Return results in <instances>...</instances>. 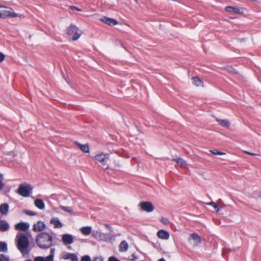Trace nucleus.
Wrapping results in <instances>:
<instances>
[{"mask_svg": "<svg viewBox=\"0 0 261 261\" xmlns=\"http://www.w3.org/2000/svg\"><path fill=\"white\" fill-rule=\"evenodd\" d=\"M30 224L27 222H20L15 225V229L16 230L25 231L29 229Z\"/></svg>", "mask_w": 261, "mask_h": 261, "instance_id": "nucleus-10", "label": "nucleus"}, {"mask_svg": "<svg viewBox=\"0 0 261 261\" xmlns=\"http://www.w3.org/2000/svg\"><path fill=\"white\" fill-rule=\"evenodd\" d=\"M71 9L72 10H76L77 11H81L80 9H79V8H77V7H75V6H71Z\"/></svg>", "mask_w": 261, "mask_h": 261, "instance_id": "nucleus-44", "label": "nucleus"}, {"mask_svg": "<svg viewBox=\"0 0 261 261\" xmlns=\"http://www.w3.org/2000/svg\"><path fill=\"white\" fill-rule=\"evenodd\" d=\"M35 205L40 210H43L45 208V204L43 201L40 199H37L34 201Z\"/></svg>", "mask_w": 261, "mask_h": 261, "instance_id": "nucleus-19", "label": "nucleus"}, {"mask_svg": "<svg viewBox=\"0 0 261 261\" xmlns=\"http://www.w3.org/2000/svg\"><path fill=\"white\" fill-rule=\"evenodd\" d=\"M50 223V224L54 225V227L55 228H60L63 226L62 223L60 222L59 219L57 217L53 218L51 219Z\"/></svg>", "mask_w": 261, "mask_h": 261, "instance_id": "nucleus-14", "label": "nucleus"}, {"mask_svg": "<svg viewBox=\"0 0 261 261\" xmlns=\"http://www.w3.org/2000/svg\"><path fill=\"white\" fill-rule=\"evenodd\" d=\"M62 241L65 245H69L74 241V237L72 234L65 233L62 236Z\"/></svg>", "mask_w": 261, "mask_h": 261, "instance_id": "nucleus-8", "label": "nucleus"}, {"mask_svg": "<svg viewBox=\"0 0 261 261\" xmlns=\"http://www.w3.org/2000/svg\"><path fill=\"white\" fill-rule=\"evenodd\" d=\"M75 143L82 151L86 153L89 152V147L87 144H82L78 142H75Z\"/></svg>", "mask_w": 261, "mask_h": 261, "instance_id": "nucleus-20", "label": "nucleus"}, {"mask_svg": "<svg viewBox=\"0 0 261 261\" xmlns=\"http://www.w3.org/2000/svg\"><path fill=\"white\" fill-rule=\"evenodd\" d=\"M244 152L246 153V154H249V155H257V154L251 153V152H250L249 151H246V150H244Z\"/></svg>", "mask_w": 261, "mask_h": 261, "instance_id": "nucleus-43", "label": "nucleus"}, {"mask_svg": "<svg viewBox=\"0 0 261 261\" xmlns=\"http://www.w3.org/2000/svg\"><path fill=\"white\" fill-rule=\"evenodd\" d=\"M157 236L160 239L168 240L169 238L170 234L168 231L161 229L158 231Z\"/></svg>", "mask_w": 261, "mask_h": 261, "instance_id": "nucleus-13", "label": "nucleus"}, {"mask_svg": "<svg viewBox=\"0 0 261 261\" xmlns=\"http://www.w3.org/2000/svg\"><path fill=\"white\" fill-rule=\"evenodd\" d=\"M114 240V236L110 233H105L102 241L105 242H110Z\"/></svg>", "mask_w": 261, "mask_h": 261, "instance_id": "nucleus-25", "label": "nucleus"}, {"mask_svg": "<svg viewBox=\"0 0 261 261\" xmlns=\"http://www.w3.org/2000/svg\"><path fill=\"white\" fill-rule=\"evenodd\" d=\"M93 261H103V259L101 257H96Z\"/></svg>", "mask_w": 261, "mask_h": 261, "instance_id": "nucleus-42", "label": "nucleus"}, {"mask_svg": "<svg viewBox=\"0 0 261 261\" xmlns=\"http://www.w3.org/2000/svg\"><path fill=\"white\" fill-rule=\"evenodd\" d=\"M10 228L9 224L5 220H0V231L5 232Z\"/></svg>", "mask_w": 261, "mask_h": 261, "instance_id": "nucleus-15", "label": "nucleus"}, {"mask_svg": "<svg viewBox=\"0 0 261 261\" xmlns=\"http://www.w3.org/2000/svg\"><path fill=\"white\" fill-rule=\"evenodd\" d=\"M81 261H91V259L89 255H84L82 257Z\"/></svg>", "mask_w": 261, "mask_h": 261, "instance_id": "nucleus-35", "label": "nucleus"}, {"mask_svg": "<svg viewBox=\"0 0 261 261\" xmlns=\"http://www.w3.org/2000/svg\"><path fill=\"white\" fill-rule=\"evenodd\" d=\"M24 213L29 216H35L36 215V213L35 212L29 211V210H25L24 211Z\"/></svg>", "mask_w": 261, "mask_h": 261, "instance_id": "nucleus-36", "label": "nucleus"}, {"mask_svg": "<svg viewBox=\"0 0 261 261\" xmlns=\"http://www.w3.org/2000/svg\"><path fill=\"white\" fill-rule=\"evenodd\" d=\"M100 21L110 25H115L118 23V21L113 18L103 16L100 19Z\"/></svg>", "mask_w": 261, "mask_h": 261, "instance_id": "nucleus-12", "label": "nucleus"}, {"mask_svg": "<svg viewBox=\"0 0 261 261\" xmlns=\"http://www.w3.org/2000/svg\"><path fill=\"white\" fill-rule=\"evenodd\" d=\"M60 207L62 210H63L65 212H66L68 213H72L73 212V209L71 207L61 205Z\"/></svg>", "mask_w": 261, "mask_h": 261, "instance_id": "nucleus-29", "label": "nucleus"}, {"mask_svg": "<svg viewBox=\"0 0 261 261\" xmlns=\"http://www.w3.org/2000/svg\"><path fill=\"white\" fill-rule=\"evenodd\" d=\"M225 10L227 12H232L236 14H240L241 13V11L239 9L230 6H227L225 8Z\"/></svg>", "mask_w": 261, "mask_h": 261, "instance_id": "nucleus-24", "label": "nucleus"}, {"mask_svg": "<svg viewBox=\"0 0 261 261\" xmlns=\"http://www.w3.org/2000/svg\"><path fill=\"white\" fill-rule=\"evenodd\" d=\"M5 58V55L2 53V52H0V62H2Z\"/></svg>", "mask_w": 261, "mask_h": 261, "instance_id": "nucleus-40", "label": "nucleus"}, {"mask_svg": "<svg viewBox=\"0 0 261 261\" xmlns=\"http://www.w3.org/2000/svg\"><path fill=\"white\" fill-rule=\"evenodd\" d=\"M72 253L69 252H64L63 254L62 257L64 259H70V258L72 256Z\"/></svg>", "mask_w": 261, "mask_h": 261, "instance_id": "nucleus-31", "label": "nucleus"}, {"mask_svg": "<svg viewBox=\"0 0 261 261\" xmlns=\"http://www.w3.org/2000/svg\"><path fill=\"white\" fill-rule=\"evenodd\" d=\"M138 256L137 255H136L135 254H133L131 255L130 260L131 261H135V260H136L138 259Z\"/></svg>", "mask_w": 261, "mask_h": 261, "instance_id": "nucleus-39", "label": "nucleus"}, {"mask_svg": "<svg viewBox=\"0 0 261 261\" xmlns=\"http://www.w3.org/2000/svg\"><path fill=\"white\" fill-rule=\"evenodd\" d=\"M81 233L85 236L89 235L92 232V227L91 226H85L82 227L80 229Z\"/></svg>", "mask_w": 261, "mask_h": 261, "instance_id": "nucleus-18", "label": "nucleus"}, {"mask_svg": "<svg viewBox=\"0 0 261 261\" xmlns=\"http://www.w3.org/2000/svg\"><path fill=\"white\" fill-rule=\"evenodd\" d=\"M67 34L72 40H77L82 35V31L74 25H70L67 29Z\"/></svg>", "mask_w": 261, "mask_h": 261, "instance_id": "nucleus-3", "label": "nucleus"}, {"mask_svg": "<svg viewBox=\"0 0 261 261\" xmlns=\"http://www.w3.org/2000/svg\"><path fill=\"white\" fill-rule=\"evenodd\" d=\"M190 238H189L188 240H193V246L197 247L201 243V238L197 234L193 233L190 234Z\"/></svg>", "mask_w": 261, "mask_h": 261, "instance_id": "nucleus-9", "label": "nucleus"}, {"mask_svg": "<svg viewBox=\"0 0 261 261\" xmlns=\"http://www.w3.org/2000/svg\"><path fill=\"white\" fill-rule=\"evenodd\" d=\"M9 210V205L7 203H3L0 206V212L1 214L6 215Z\"/></svg>", "mask_w": 261, "mask_h": 261, "instance_id": "nucleus-23", "label": "nucleus"}, {"mask_svg": "<svg viewBox=\"0 0 261 261\" xmlns=\"http://www.w3.org/2000/svg\"><path fill=\"white\" fill-rule=\"evenodd\" d=\"M3 175L2 173H0V190H2L4 187V184L3 182Z\"/></svg>", "mask_w": 261, "mask_h": 261, "instance_id": "nucleus-34", "label": "nucleus"}, {"mask_svg": "<svg viewBox=\"0 0 261 261\" xmlns=\"http://www.w3.org/2000/svg\"><path fill=\"white\" fill-rule=\"evenodd\" d=\"M173 161L176 163L182 168H187V164L186 162L182 158H177L176 159H173Z\"/></svg>", "mask_w": 261, "mask_h": 261, "instance_id": "nucleus-17", "label": "nucleus"}, {"mask_svg": "<svg viewBox=\"0 0 261 261\" xmlns=\"http://www.w3.org/2000/svg\"><path fill=\"white\" fill-rule=\"evenodd\" d=\"M53 238L48 232L39 233L36 238V243L42 249H48L53 246Z\"/></svg>", "mask_w": 261, "mask_h": 261, "instance_id": "nucleus-2", "label": "nucleus"}, {"mask_svg": "<svg viewBox=\"0 0 261 261\" xmlns=\"http://www.w3.org/2000/svg\"><path fill=\"white\" fill-rule=\"evenodd\" d=\"M217 121L222 126L228 128L230 126V122L227 119H217Z\"/></svg>", "mask_w": 261, "mask_h": 261, "instance_id": "nucleus-21", "label": "nucleus"}, {"mask_svg": "<svg viewBox=\"0 0 261 261\" xmlns=\"http://www.w3.org/2000/svg\"><path fill=\"white\" fill-rule=\"evenodd\" d=\"M8 250L7 244L4 242H0V251L6 252Z\"/></svg>", "mask_w": 261, "mask_h": 261, "instance_id": "nucleus-27", "label": "nucleus"}, {"mask_svg": "<svg viewBox=\"0 0 261 261\" xmlns=\"http://www.w3.org/2000/svg\"><path fill=\"white\" fill-rule=\"evenodd\" d=\"M106 227L107 228H109V229L111 228V227H110L109 225H108V224L106 225Z\"/></svg>", "mask_w": 261, "mask_h": 261, "instance_id": "nucleus-46", "label": "nucleus"}, {"mask_svg": "<svg viewBox=\"0 0 261 261\" xmlns=\"http://www.w3.org/2000/svg\"><path fill=\"white\" fill-rule=\"evenodd\" d=\"M70 259L71 261H79L77 256L74 253H72Z\"/></svg>", "mask_w": 261, "mask_h": 261, "instance_id": "nucleus-38", "label": "nucleus"}, {"mask_svg": "<svg viewBox=\"0 0 261 261\" xmlns=\"http://www.w3.org/2000/svg\"><path fill=\"white\" fill-rule=\"evenodd\" d=\"M136 2H137L138 0H135Z\"/></svg>", "mask_w": 261, "mask_h": 261, "instance_id": "nucleus-48", "label": "nucleus"}, {"mask_svg": "<svg viewBox=\"0 0 261 261\" xmlns=\"http://www.w3.org/2000/svg\"><path fill=\"white\" fill-rule=\"evenodd\" d=\"M205 204L213 206L216 210V211L217 212H218L220 210L219 208L218 207V206H217L216 203L212 201V202H207V203H205Z\"/></svg>", "mask_w": 261, "mask_h": 261, "instance_id": "nucleus-30", "label": "nucleus"}, {"mask_svg": "<svg viewBox=\"0 0 261 261\" xmlns=\"http://www.w3.org/2000/svg\"><path fill=\"white\" fill-rule=\"evenodd\" d=\"M55 248H52L50 250V254L48 256H47V259L49 261H53L54 259Z\"/></svg>", "mask_w": 261, "mask_h": 261, "instance_id": "nucleus-28", "label": "nucleus"}, {"mask_svg": "<svg viewBox=\"0 0 261 261\" xmlns=\"http://www.w3.org/2000/svg\"><path fill=\"white\" fill-rule=\"evenodd\" d=\"M45 227L46 225L43 222L39 221L33 225V230L35 232H39L44 230Z\"/></svg>", "mask_w": 261, "mask_h": 261, "instance_id": "nucleus-11", "label": "nucleus"}, {"mask_svg": "<svg viewBox=\"0 0 261 261\" xmlns=\"http://www.w3.org/2000/svg\"><path fill=\"white\" fill-rule=\"evenodd\" d=\"M142 210L146 212H151L154 210V206L151 202L149 201L142 202L140 204Z\"/></svg>", "mask_w": 261, "mask_h": 261, "instance_id": "nucleus-6", "label": "nucleus"}, {"mask_svg": "<svg viewBox=\"0 0 261 261\" xmlns=\"http://www.w3.org/2000/svg\"><path fill=\"white\" fill-rule=\"evenodd\" d=\"M193 83L196 86H202V82L198 77H194L192 78Z\"/></svg>", "mask_w": 261, "mask_h": 261, "instance_id": "nucleus-26", "label": "nucleus"}, {"mask_svg": "<svg viewBox=\"0 0 261 261\" xmlns=\"http://www.w3.org/2000/svg\"><path fill=\"white\" fill-rule=\"evenodd\" d=\"M105 233H102L99 231L95 230L92 232V236L98 241H102Z\"/></svg>", "mask_w": 261, "mask_h": 261, "instance_id": "nucleus-16", "label": "nucleus"}, {"mask_svg": "<svg viewBox=\"0 0 261 261\" xmlns=\"http://www.w3.org/2000/svg\"><path fill=\"white\" fill-rule=\"evenodd\" d=\"M95 159L101 163L103 165L106 164L107 160L109 158V154L108 153H100L96 154L95 157Z\"/></svg>", "mask_w": 261, "mask_h": 261, "instance_id": "nucleus-7", "label": "nucleus"}, {"mask_svg": "<svg viewBox=\"0 0 261 261\" xmlns=\"http://www.w3.org/2000/svg\"><path fill=\"white\" fill-rule=\"evenodd\" d=\"M15 242L17 249L22 256L28 254L31 248L30 247V242L28 238L24 233H18L16 234Z\"/></svg>", "mask_w": 261, "mask_h": 261, "instance_id": "nucleus-1", "label": "nucleus"}, {"mask_svg": "<svg viewBox=\"0 0 261 261\" xmlns=\"http://www.w3.org/2000/svg\"><path fill=\"white\" fill-rule=\"evenodd\" d=\"M26 261H32V260H30V259H29V260H26Z\"/></svg>", "mask_w": 261, "mask_h": 261, "instance_id": "nucleus-47", "label": "nucleus"}, {"mask_svg": "<svg viewBox=\"0 0 261 261\" xmlns=\"http://www.w3.org/2000/svg\"><path fill=\"white\" fill-rule=\"evenodd\" d=\"M161 221L164 224L167 225L169 223V220L167 218L162 217L161 219Z\"/></svg>", "mask_w": 261, "mask_h": 261, "instance_id": "nucleus-37", "label": "nucleus"}, {"mask_svg": "<svg viewBox=\"0 0 261 261\" xmlns=\"http://www.w3.org/2000/svg\"><path fill=\"white\" fill-rule=\"evenodd\" d=\"M9 258L4 254H0V261H9Z\"/></svg>", "mask_w": 261, "mask_h": 261, "instance_id": "nucleus-33", "label": "nucleus"}, {"mask_svg": "<svg viewBox=\"0 0 261 261\" xmlns=\"http://www.w3.org/2000/svg\"><path fill=\"white\" fill-rule=\"evenodd\" d=\"M210 152L214 155H224L225 153L218 151L217 150H210Z\"/></svg>", "mask_w": 261, "mask_h": 261, "instance_id": "nucleus-32", "label": "nucleus"}, {"mask_svg": "<svg viewBox=\"0 0 261 261\" xmlns=\"http://www.w3.org/2000/svg\"><path fill=\"white\" fill-rule=\"evenodd\" d=\"M108 261H120V260L118 259H117V258H116L115 257L111 256L109 258Z\"/></svg>", "mask_w": 261, "mask_h": 261, "instance_id": "nucleus-41", "label": "nucleus"}, {"mask_svg": "<svg viewBox=\"0 0 261 261\" xmlns=\"http://www.w3.org/2000/svg\"><path fill=\"white\" fill-rule=\"evenodd\" d=\"M17 14L13 11L12 9L0 5V17L5 18L7 17H15Z\"/></svg>", "mask_w": 261, "mask_h": 261, "instance_id": "nucleus-5", "label": "nucleus"}, {"mask_svg": "<svg viewBox=\"0 0 261 261\" xmlns=\"http://www.w3.org/2000/svg\"><path fill=\"white\" fill-rule=\"evenodd\" d=\"M32 191V187L31 185L23 183L19 185L17 192L23 197H28L30 195Z\"/></svg>", "mask_w": 261, "mask_h": 261, "instance_id": "nucleus-4", "label": "nucleus"}, {"mask_svg": "<svg viewBox=\"0 0 261 261\" xmlns=\"http://www.w3.org/2000/svg\"><path fill=\"white\" fill-rule=\"evenodd\" d=\"M128 247L127 243L125 241H123L119 245V251L120 252H125L127 250Z\"/></svg>", "mask_w": 261, "mask_h": 261, "instance_id": "nucleus-22", "label": "nucleus"}, {"mask_svg": "<svg viewBox=\"0 0 261 261\" xmlns=\"http://www.w3.org/2000/svg\"><path fill=\"white\" fill-rule=\"evenodd\" d=\"M158 261H166V260L164 258H160Z\"/></svg>", "mask_w": 261, "mask_h": 261, "instance_id": "nucleus-45", "label": "nucleus"}]
</instances>
